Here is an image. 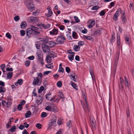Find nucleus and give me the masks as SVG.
Segmentation results:
<instances>
[{
	"mask_svg": "<svg viewBox=\"0 0 134 134\" xmlns=\"http://www.w3.org/2000/svg\"><path fill=\"white\" fill-rule=\"evenodd\" d=\"M25 3L30 11H32L34 10L35 8L32 0H26L25 2Z\"/></svg>",
	"mask_w": 134,
	"mask_h": 134,
	"instance_id": "nucleus-1",
	"label": "nucleus"
},
{
	"mask_svg": "<svg viewBox=\"0 0 134 134\" xmlns=\"http://www.w3.org/2000/svg\"><path fill=\"white\" fill-rule=\"evenodd\" d=\"M57 57V54L54 52L52 51L49 52V55L46 57L47 61L48 63H51V58H54Z\"/></svg>",
	"mask_w": 134,
	"mask_h": 134,
	"instance_id": "nucleus-2",
	"label": "nucleus"
},
{
	"mask_svg": "<svg viewBox=\"0 0 134 134\" xmlns=\"http://www.w3.org/2000/svg\"><path fill=\"white\" fill-rule=\"evenodd\" d=\"M61 35L62 36L58 37L56 40L57 42L59 44H63L65 41L64 33H61Z\"/></svg>",
	"mask_w": 134,
	"mask_h": 134,
	"instance_id": "nucleus-3",
	"label": "nucleus"
},
{
	"mask_svg": "<svg viewBox=\"0 0 134 134\" xmlns=\"http://www.w3.org/2000/svg\"><path fill=\"white\" fill-rule=\"evenodd\" d=\"M36 54L37 55L39 61L40 62L42 65H43L44 63L43 62V54L42 51H38L37 53Z\"/></svg>",
	"mask_w": 134,
	"mask_h": 134,
	"instance_id": "nucleus-4",
	"label": "nucleus"
},
{
	"mask_svg": "<svg viewBox=\"0 0 134 134\" xmlns=\"http://www.w3.org/2000/svg\"><path fill=\"white\" fill-rule=\"evenodd\" d=\"M56 119H51V121L49 122L48 125V129L51 130L52 128V126H55L56 125Z\"/></svg>",
	"mask_w": 134,
	"mask_h": 134,
	"instance_id": "nucleus-5",
	"label": "nucleus"
},
{
	"mask_svg": "<svg viewBox=\"0 0 134 134\" xmlns=\"http://www.w3.org/2000/svg\"><path fill=\"white\" fill-rule=\"evenodd\" d=\"M90 123L92 125L91 128V129L93 130V129H95L96 128V122L94 119L93 118H92V120H91V119H90Z\"/></svg>",
	"mask_w": 134,
	"mask_h": 134,
	"instance_id": "nucleus-6",
	"label": "nucleus"
},
{
	"mask_svg": "<svg viewBox=\"0 0 134 134\" xmlns=\"http://www.w3.org/2000/svg\"><path fill=\"white\" fill-rule=\"evenodd\" d=\"M121 15L122 23L123 24H125L126 23L127 20L126 15L124 12H122Z\"/></svg>",
	"mask_w": 134,
	"mask_h": 134,
	"instance_id": "nucleus-7",
	"label": "nucleus"
},
{
	"mask_svg": "<svg viewBox=\"0 0 134 134\" xmlns=\"http://www.w3.org/2000/svg\"><path fill=\"white\" fill-rule=\"evenodd\" d=\"M28 19L30 21L34 23H36L39 21V19L37 17L31 16Z\"/></svg>",
	"mask_w": 134,
	"mask_h": 134,
	"instance_id": "nucleus-8",
	"label": "nucleus"
},
{
	"mask_svg": "<svg viewBox=\"0 0 134 134\" xmlns=\"http://www.w3.org/2000/svg\"><path fill=\"white\" fill-rule=\"evenodd\" d=\"M51 105L52 107L51 111L55 113L58 111L57 107L55 106V104L52 103Z\"/></svg>",
	"mask_w": 134,
	"mask_h": 134,
	"instance_id": "nucleus-9",
	"label": "nucleus"
},
{
	"mask_svg": "<svg viewBox=\"0 0 134 134\" xmlns=\"http://www.w3.org/2000/svg\"><path fill=\"white\" fill-rule=\"evenodd\" d=\"M41 46L43 50H50L49 46L47 45L46 44L43 43Z\"/></svg>",
	"mask_w": 134,
	"mask_h": 134,
	"instance_id": "nucleus-10",
	"label": "nucleus"
},
{
	"mask_svg": "<svg viewBox=\"0 0 134 134\" xmlns=\"http://www.w3.org/2000/svg\"><path fill=\"white\" fill-rule=\"evenodd\" d=\"M32 31L30 28L27 29L26 31V35L29 37H30L32 35Z\"/></svg>",
	"mask_w": 134,
	"mask_h": 134,
	"instance_id": "nucleus-11",
	"label": "nucleus"
},
{
	"mask_svg": "<svg viewBox=\"0 0 134 134\" xmlns=\"http://www.w3.org/2000/svg\"><path fill=\"white\" fill-rule=\"evenodd\" d=\"M34 81L33 82V85H36L38 83L40 79L39 80V79L37 77H35L34 78Z\"/></svg>",
	"mask_w": 134,
	"mask_h": 134,
	"instance_id": "nucleus-12",
	"label": "nucleus"
},
{
	"mask_svg": "<svg viewBox=\"0 0 134 134\" xmlns=\"http://www.w3.org/2000/svg\"><path fill=\"white\" fill-rule=\"evenodd\" d=\"M58 32V29H55L50 31L49 32V34L50 35H56L57 34Z\"/></svg>",
	"mask_w": 134,
	"mask_h": 134,
	"instance_id": "nucleus-13",
	"label": "nucleus"
},
{
	"mask_svg": "<svg viewBox=\"0 0 134 134\" xmlns=\"http://www.w3.org/2000/svg\"><path fill=\"white\" fill-rule=\"evenodd\" d=\"M120 83L119 85V87H121V88L122 89H123L124 88V79L122 77H120Z\"/></svg>",
	"mask_w": 134,
	"mask_h": 134,
	"instance_id": "nucleus-14",
	"label": "nucleus"
},
{
	"mask_svg": "<svg viewBox=\"0 0 134 134\" xmlns=\"http://www.w3.org/2000/svg\"><path fill=\"white\" fill-rule=\"evenodd\" d=\"M83 99L85 100V102L86 104V107H87V109L88 110V112L89 113L90 112V110L89 109V107L88 104L87 103V100L86 99V97L85 95L84 94V96H83Z\"/></svg>",
	"mask_w": 134,
	"mask_h": 134,
	"instance_id": "nucleus-15",
	"label": "nucleus"
},
{
	"mask_svg": "<svg viewBox=\"0 0 134 134\" xmlns=\"http://www.w3.org/2000/svg\"><path fill=\"white\" fill-rule=\"evenodd\" d=\"M48 44L49 47H52L55 46L57 43L53 41H49L48 42Z\"/></svg>",
	"mask_w": 134,
	"mask_h": 134,
	"instance_id": "nucleus-16",
	"label": "nucleus"
},
{
	"mask_svg": "<svg viewBox=\"0 0 134 134\" xmlns=\"http://www.w3.org/2000/svg\"><path fill=\"white\" fill-rule=\"evenodd\" d=\"M65 35L69 39H72V37L71 36V33L69 31H66L65 32Z\"/></svg>",
	"mask_w": 134,
	"mask_h": 134,
	"instance_id": "nucleus-17",
	"label": "nucleus"
},
{
	"mask_svg": "<svg viewBox=\"0 0 134 134\" xmlns=\"http://www.w3.org/2000/svg\"><path fill=\"white\" fill-rule=\"evenodd\" d=\"M116 40L118 46H120V36L119 35H117Z\"/></svg>",
	"mask_w": 134,
	"mask_h": 134,
	"instance_id": "nucleus-18",
	"label": "nucleus"
},
{
	"mask_svg": "<svg viewBox=\"0 0 134 134\" xmlns=\"http://www.w3.org/2000/svg\"><path fill=\"white\" fill-rule=\"evenodd\" d=\"M31 30L32 31V32H33L34 31H35L36 33L38 34H40V32H38V31H36V30H38V29L37 28V27H35L34 26H32L31 27V28H30Z\"/></svg>",
	"mask_w": 134,
	"mask_h": 134,
	"instance_id": "nucleus-19",
	"label": "nucleus"
},
{
	"mask_svg": "<svg viewBox=\"0 0 134 134\" xmlns=\"http://www.w3.org/2000/svg\"><path fill=\"white\" fill-rule=\"evenodd\" d=\"M81 104L82 105V106L83 108V110L84 111L86 112L87 111H88V110L87 109H87H86V108H87L86 107V105H85V104L84 103L82 102V100H81Z\"/></svg>",
	"mask_w": 134,
	"mask_h": 134,
	"instance_id": "nucleus-20",
	"label": "nucleus"
},
{
	"mask_svg": "<svg viewBox=\"0 0 134 134\" xmlns=\"http://www.w3.org/2000/svg\"><path fill=\"white\" fill-rule=\"evenodd\" d=\"M125 81V85L126 86H127L128 87H130V85L128 83V81L127 79L126 76H124Z\"/></svg>",
	"mask_w": 134,
	"mask_h": 134,
	"instance_id": "nucleus-21",
	"label": "nucleus"
},
{
	"mask_svg": "<svg viewBox=\"0 0 134 134\" xmlns=\"http://www.w3.org/2000/svg\"><path fill=\"white\" fill-rule=\"evenodd\" d=\"M102 30V29H99L94 32V34L95 35H97L98 34H100Z\"/></svg>",
	"mask_w": 134,
	"mask_h": 134,
	"instance_id": "nucleus-22",
	"label": "nucleus"
},
{
	"mask_svg": "<svg viewBox=\"0 0 134 134\" xmlns=\"http://www.w3.org/2000/svg\"><path fill=\"white\" fill-rule=\"evenodd\" d=\"M49 11H48V13H47L45 14V15L48 17H50L52 15V12L49 9Z\"/></svg>",
	"mask_w": 134,
	"mask_h": 134,
	"instance_id": "nucleus-23",
	"label": "nucleus"
},
{
	"mask_svg": "<svg viewBox=\"0 0 134 134\" xmlns=\"http://www.w3.org/2000/svg\"><path fill=\"white\" fill-rule=\"evenodd\" d=\"M71 85L72 86L75 90H78V88H77V86L76 84L74 83L72 81H71Z\"/></svg>",
	"mask_w": 134,
	"mask_h": 134,
	"instance_id": "nucleus-24",
	"label": "nucleus"
},
{
	"mask_svg": "<svg viewBox=\"0 0 134 134\" xmlns=\"http://www.w3.org/2000/svg\"><path fill=\"white\" fill-rule=\"evenodd\" d=\"M39 39L40 40V41H43L44 43H45L46 44L47 43L48 44V42H48V40L47 39L41 38Z\"/></svg>",
	"mask_w": 134,
	"mask_h": 134,
	"instance_id": "nucleus-25",
	"label": "nucleus"
},
{
	"mask_svg": "<svg viewBox=\"0 0 134 134\" xmlns=\"http://www.w3.org/2000/svg\"><path fill=\"white\" fill-rule=\"evenodd\" d=\"M78 35L77 33L75 31H73L72 33V37L74 39H76L77 38Z\"/></svg>",
	"mask_w": 134,
	"mask_h": 134,
	"instance_id": "nucleus-26",
	"label": "nucleus"
},
{
	"mask_svg": "<svg viewBox=\"0 0 134 134\" xmlns=\"http://www.w3.org/2000/svg\"><path fill=\"white\" fill-rule=\"evenodd\" d=\"M13 75V72H9L7 74V78L8 79L12 78Z\"/></svg>",
	"mask_w": 134,
	"mask_h": 134,
	"instance_id": "nucleus-27",
	"label": "nucleus"
},
{
	"mask_svg": "<svg viewBox=\"0 0 134 134\" xmlns=\"http://www.w3.org/2000/svg\"><path fill=\"white\" fill-rule=\"evenodd\" d=\"M12 102L10 101H8L6 103V105L7 107L8 108H10L11 106Z\"/></svg>",
	"mask_w": 134,
	"mask_h": 134,
	"instance_id": "nucleus-28",
	"label": "nucleus"
},
{
	"mask_svg": "<svg viewBox=\"0 0 134 134\" xmlns=\"http://www.w3.org/2000/svg\"><path fill=\"white\" fill-rule=\"evenodd\" d=\"M52 93L50 92H49L48 94H47L46 95V99L48 100H49L50 99V98L51 97V96Z\"/></svg>",
	"mask_w": 134,
	"mask_h": 134,
	"instance_id": "nucleus-29",
	"label": "nucleus"
},
{
	"mask_svg": "<svg viewBox=\"0 0 134 134\" xmlns=\"http://www.w3.org/2000/svg\"><path fill=\"white\" fill-rule=\"evenodd\" d=\"M31 114V113L30 111H28L25 114V116L26 118L29 117Z\"/></svg>",
	"mask_w": 134,
	"mask_h": 134,
	"instance_id": "nucleus-30",
	"label": "nucleus"
},
{
	"mask_svg": "<svg viewBox=\"0 0 134 134\" xmlns=\"http://www.w3.org/2000/svg\"><path fill=\"white\" fill-rule=\"evenodd\" d=\"M26 23L25 21L22 22L21 25V28L22 29H24L26 26Z\"/></svg>",
	"mask_w": 134,
	"mask_h": 134,
	"instance_id": "nucleus-31",
	"label": "nucleus"
},
{
	"mask_svg": "<svg viewBox=\"0 0 134 134\" xmlns=\"http://www.w3.org/2000/svg\"><path fill=\"white\" fill-rule=\"evenodd\" d=\"M37 26L39 27L44 29V25L43 24L38 23L37 24Z\"/></svg>",
	"mask_w": 134,
	"mask_h": 134,
	"instance_id": "nucleus-32",
	"label": "nucleus"
},
{
	"mask_svg": "<svg viewBox=\"0 0 134 134\" xmlns=\"http://www.w3.org/2000/svg\"><path fill=\"white\" fill-rule=\"evenodd\" d=\"M119 59L118 58H115L114 63V66L115 67H116Z\"/></svg>",
	"mask_w": 134,
	"mask_h": 134,
	"instance_id": "nucleus-33",
	"label": "nucleus"
},
{
	"mask_svg": "<svg viewBox=\"0 0 134 134\" xmlns=\"http://www.w3.org/2000/svg\"><path fill=\"white\" fill-rule=\"evenodd\" d=\"M74 54L70 55L68 56L69 59L71 61H72L74 59Z\"/></svg>",
	"mask_w": 134,
	"mask_h": 134,
	"instance_id": "nucleus-34",
	"label": "nucleus"
},
{
	"mask_svg": "<svg viewBox=\"0 0 134 134\" xmlns=\"http://www.w3.org/2000/svg\"><path fill=\"white\" fill-rule=\"evenodd\" d=\"M75 75L76 76V75H70V77H71V79L75 82L76 81V78H75Z\"/></svg>",
	"mask_w": 134,
	"mask_h": 134,
	"instance_id": "nucleus-35",
	"label": "nucleus"
},
{
	"mask_svg": "<svg viewBox=\"0 0 134 134\" xmlns=\"http://www.w3.org/2000/svg\"><path fill=\"white\" fill-rule=\"evenodd\" d=\"M121 12L122 13L121 9V8H119L117 10L115 14H117L118 15H119L120 13H121Z\"/></svg>",
	"mask_w": 134,
	"mask_h": 134,
	"instance_id": "nucleus-36",
	"label": "nucleus"
},
{
	"mask_svg": "<svg viewBox=\"0 0 134 134\" xmlns=\"http://www.w3.org/2000/svg\"><path fill=\"white\" fill-rule=\"evenodd\" d=\"M74 49L75 50H79L80 49V47L79 45H75L74 46Z\"/></svg>",
	"mask_w": 134,
	"mask_h": 134,
	"instance_id": "nucleus-37",
	"label": "nucleus"
},
{
	"mask_svg": "<svg viewBox=\"0 0 134 134\" xmlns=\"http://www.w3.org/2000/svg\"><path fill=\"white\" fill-rule=\"evenodd\" d=\"M16 127L15 125H14L13 127H12L9 130L12 132H14L16 130Z\"/></svg>",
	"mask_w": 134,
	"mask_h": 134,
	"instance_id": "nucleus-38",
	"label": "nucleus"
},
{
	"mask_svg": "<svg viewBox=\"0 0 134 134\" xmlns=\"http://www.w3.org/2000/svg\"><path fill=\"white\" fill-rule=\"evenodd\" d=\"M6 90L5 88L4 87H0V93L4 92Z\"/></svg>",
	"mask_w": 134,
	"mask_h": 134,
	"instance_id": "nucleus-39",
	"label": "nucleus"
},
{
	"mask_svg": "<svg viewBox=\"0 0 134 134\" xmlns=\"http://www.w3.org/2000/svg\"><path fill=\"white\" fill-rule=\"evenodd\" d=\"M30 62L29 60L26 61L25 62V65L26 67H28L30 65Z\"/></svg>",
	"mask_w": 134,
	"mask_h": 134,
	"instance_id": "nucleus-40",
	"label": "nucleus"
},
{
	"mask_svg": "<svg viewBox=\"0 0 134 134\" xmlns=\"http://www.w3.org/2000/svg\"><path fill=\"white\" fill-rule=\"evenodd\" d=\"M44 89V87L43 86H41L40 89L38 90V92L39 93H41Z\"/></svg>",
	"mask_w": 134,
	"mask_h": 134,
	"instance_id": "nucleus-41",
	"label": "nucleus"
},
{
	"mask_svg": "<svg viewBox=\"0 0 134 134\" xmlns=\"http://www.w3.org/2000/svg\"><path fill=\"white\" fill-rule=\"evenodd\" d=\"M47 116V113L45 112H43L41 114V116L42 118H45Z\"/></svg>",
	"mask_w": 134,
	"mask_h": 134,
	"instance_id": "nucleus-42",
	"label": "nucleus"
},
{
	"mask_svg": "<svg viewBox=\"0 0 134 134\" xmlns=\"http://www.w3.org/2000/svg\"><path fill=\"white\" fill-rule=\"evenodd\" d=\"M57 84L58 87H60L62 86V82L61 81H59L57 82Z\"/></svg>",
	"mask_w": 134,
	"mask_h": 134,
	"instance_id": "nucleus-43",
	"label": "nucleus"
},
{
	"mask_svg": "<svg viewBox=\"0 0 134 134\" xmlns=\"http://www.w3.org/2000/svg\"><path fill=\"white\" fill-rule=\"evenodd\" d=\"M60 97V98L61 99H63L64 98V97L62 92H59Z\"/></svg>",
	"mask_w": 134,
	"mask_h": 134,
	"instance_id": "nucleus-44",
	"label": "nucleus"
},
{
	"mask_svg": "<svg viewBox=\"0 0 134 134\" xmlns=\"http://www.w3.org/2000/svg\"><path fill=\"white\" fill-rule=\"evenodd\" d=\"M90 74L93 79V77H94V76L93 71L92 70H90Z\"/></svg>",
	"mask_w": 134,
	"mask_h": 134,
	"instance_id": "nucleus-45",
	"label": "nucleus"
},
{
	"mask_svg": "<svg viewBox=\"0 0 134 134\" xmlns=\"http://www.w3.org/2000/svg\"><path fill=\"white\" fill-rule=\"evenodd\" d=\"M115 36L113 35H112V37L110 41L111 42H114L115 40Z\"/></svg>",
	"mask_w": 134,
	"mask_h": 134,
	"instance_id": "nucleus-46",
	"label": "nucleus"
},
{
	"mask_svg": "<svg viewBox=\"0 0 134 134\" xmlns=\"http://www.w3.org/2000/svg\"><path fill=\"white\" fill-rule=\"evenodd\" d=\"M125 40L126 43L128 44H129L130 43V42L129 41V38L127 36H126L125 38Z\"/></svg>",
	"mask_w": 134,
	"mask_h": 134,
	"instance_id": "nucleus-47",
	"label": "nucleus"
},
{
	"mask_svg": "<svg viewBox=\"0 0 134 134\" xmlns=\"http://www.w3.org/2000/svg\"><path fill=\"white\" fill-rule=\"evenodd\" d=\"M43 99H40L39 100L37 99V104L38 105H40V104H41Z\"/></svg>",
	"mask_w": 134,
	"mask_h": 134,
	"instance_id": "nucleus-48",
	"label": "nucleus"
},
{
	"mask_svg": "<svg viewBox=\"0 0 134 134\" xmlns=\"http://www.w3.org/2000/svg\"><path fill=\"white\" fill-rule=\"evenodd\" d=\"M126 115L127 117H129L130 116V112L129 108L126 109Z\"/></svg>",
	"mask_w": 134,
	"mask_h": 134,
	"instance_id": "nucleus-49",
	"label": "nucleus"
},
{
	"mask_svg": "<svg viewBox=\"0 0 134 134\" xmlns=\"http://www.w3.org/2000/svg\"><path fill=\"white\" fill-rule=\"evenodd\" d=\"M36 126L39 129H41L42 127V125L39 123L37 124Z\"/></svg>",
	"mask_w": 134,
	"mask_h": 134,
	"instance_id": "nucleus-50",
	"label": "nucleus"
},
{
	"mask_svg": "<svg viewBox=\"0 0 134 134\" xmlns=\"http://www.w3.org/2000/svg\"><path fill=\"white\" fill-rule=\"evenodd\" d=\"M119 15H118L117 14H115L113 16V19L114 20H116L118 18Z\"/></svg>",
	"mask_w": 134,
	"mask_h": 134,
	"instance_id": "nucleus-51",
	"label": "nucleus"
},
{
	"mask_svg": "<svg viewBox=\"0 0 134 134\" xmlns=\"http://www.w3.org/2000/svg\"><path fill=\"white\" fill-rule=\"evenodd\" d=\"M51 107H51L50 105H48L46 107L45 109L48 111H51Z\"/></svg>",
	"mask_w": 134,
	"mask_h": 134,
	"instance_id": "nucleus-52",
	"label": "nucleus"
},
{
	"mask_svg": "<svg viewBox=\"0 0 134 134\" xmlns=\"http://www.w3.org/2000/svg\"><path fill=\"white\" fill-rule=\"evenodd\" d=\"M72 121L70 120L67 123V126L69 127L70 128L71 125Z\"/></svg>",
	"mask_w": 134,
	"mask_h": 134,
	"instance_id": "nucleus-53",
	"label": "nucleus"
},
{
	"mask_svg": "<svg viewBox=\"0 0 134 134\" xmlns=\"http://www.w3.org/2000/svg\"><path fill=\"white\" fill-rule=\"evenodd\" d=\"M18 83H19V84L20 85H21L23 83V80L22 79H20L18 80L17 81Z\"/></svg>",
	"mask_w": 134,
	"mask_h": 134,
	"instance_id": "nucleus-54",
	"label": "nucleus"
},
{
	"mask_svg": "<svg viewBox=\"0 0 134 134\" xmlns=\"http://www.w3.org/2000/svg\"><path fill=\"white\" fill-rule=\"evenodd\" d=\"M66 71L68 73H69L70 72V69L68 67H66L65 68Z\"/></svg>",
	"mask_w": 134,
	"mask_h": 134,
	"instance_id": "nucleus-55",
	"label": "nucleus"
},
{
	"mask_svg": "<svg viewBox=\"0 0 134 134\" xmlns=\"http://www.w3.org/2000/svg\"><path fill=\"white\" fill-rule=\"evenodd\" d=\"M59 27L60 30H63L65 29V27L63 25H61L59 26Z\"/></svg>",
	"mask_w": 134,
	"mask_h": 134,
	"instance_id": "nucleus-56",
	"label": "nucleus"
},
{
	"mask_svg": "<svg viewBox=\"0 0 134 134\" xmlns=\"http://www.w3.org/2000/svg\"><path fill=\"white\" fill-rule=\"evenodd\" d=\"M6 36L9 39H11L12 37V36L9 33H7L6 34Z\"/></svg>",
	"mask_w": 134,
	"mask_h": 134,
	"instance_id": "nucleus-57",
	"label": "nucleus"
},
{
	"mask_svg": "<svg viewBox=\"0 0 134 134\" xmlns=\"http://www.w3.org/2000/svg\"><path fill=\"white\" fill-rule=\"evenodd\" d=\"M105 12L103 10H102L99 13V14L100 16H103L105 15Z\"/></svg>",
	"mask_w": 134,
	"mask_h": 134,
	"instance_id": "nucleus-58",
	"label": "nucleus"
},
{
	"mask_svg": "<svg viewBox=\"0 0 134 134\" xmlns=\"http://www.w3.org/2000/svg\"><path fill=\"white\" fill-rule=\"evenodd\" d=\"M22 106L20 104H18L17 107V109L19 110H21L23 108Z\"/></svg>",
	"mask_w": 134,
	"mask_h": 134,
	"instance_id": "nucleus-59",
	"label": "nucleus"
},
{
	"mask_svg": "<svg viewBox=\"0 0 134 134\" xmlns=\"http://www.w3.org/2000/svg\"><path fill=\"white\" fill-rule=\"evenodd\" d=\"M64 69L62 67H59V69L58 70V71L59 72H62V73L64 72Z\"/></svg>",
	"mask_w": 134,
	"mask_h": 134,
	"instance_id": "nucleus-60",
	"label": "nucleus"
},
{
	"mask_svg": "<svg viewBox=\"0 0 134 134\" xmlns=\"http://www.w3.org/2000/svg\"><path fill=\"white\" fill-rule=\"evenodd\" d=\"M78 44L80 46H82L84 44V43L83 41H79L78 42Z\"/></svg>",
	"mask_w": 134,
	"mask_h": 134,
	"instance_id": "nucleus-61",
	"label": "nucleus"
},
{
	"mask_svg": "<svg viewBox=\"0 0 134 134\" xmlns=\"http://www.w3.org/2000/svg\"><path fill=\"white\" fill-rule=\"evenodd\" d=\"M99 8V7L97 6H95L93 7L92 8V9L93 10H96L98 9Z\"/></svg>",
	"mask_w": 134,
	"mask_h": 134,
	"instance_id": "nucleus-62",
	"label": "nucleus"
},
{
	"mask_svg": "<svg viewBox=\"0 0 134 134\" xmlns=\"http://www.w3.org/2000/svg\"><path fill=\"white\" fill-rule=\"evenodd\" d=\"M21 35L22 36H24L25 34V32L23 30H21L20 31Z\"/></svg>",
	"mask_w": 134,
	"mask_h": 134,
	"instance_id": "nucleus-63",
	"label": "nucleus"
},
{
	"mask_svg": "<svg viewBox=\"0 0 134 134\" xmlns=\"http://www.w3.org/2000/svg\"><path fill=\"white\" fill-rule=\"evenodd\" d=\"M50 27V25L49 24H47L46 25H44V29H49Z\"/></svg>",
	"mask_w": 134,
	"mask_h": 134,
	"instance_id": "nucleus-64",
	"label": "nucleus"
}]
</instances>
